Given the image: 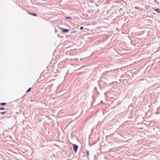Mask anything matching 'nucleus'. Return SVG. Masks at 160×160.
<instances>
[{
    "instance_id": "obj_12",
    "label": "nucleus",
    "mask_w": 160,
    "mask_h": 160,
    "mask_svg": "<svg viewBox=\"0 0 160 160\" xmlns=\"http://www.w3.org/2000/svg\"><path fill=\"white\" fill-rule=\"evenodd\" d=\"M103 77H104V78L106 79H107V78H108V77H107V76H106V75H103Z\"/></svg>"
},
{
    "instance_id": "obj_1",
    "label": "nucleus",
    "mask_w": 160,
    "mask_h": 160,
    "mask_svg": "<svg viewBox=\"0 0 160 160\" xmlns=\"http://www.w3.org/2000/svg\"><path fill=\"white\" fill-rule=\"evenodd\" d=\"M72 146L73 149V150L74 151L76 152L78 150V146L75 144H73L72 145Z\"/></svg>"
},
{
    "instance_id": "obj_8",
    "label": "nucleus",
    "mask_w": 160,
    "mask_h": 160,
    "mask_svg": "<svg viewBox=\"0 0 160 160\" xmlns=\"http://www.w3.org/2000/svg\"><path fill=\"white\" fill-rule=\"evenodd\" d=\"M31 87L29 88H28V89L26 91V92H29L31 90Z\"/></svg>"
},
{
    "instance_id": "obj_4",
    "label": "nucleus",
    "mask_w": 160,
    "mask_h": 160,
    "mask_svg": "<svg viewBox=\"0 0 160 160\" xmlns=\"http://www.w3.org/2000/svg\"><path fill=\"white\" fill-rule=\"evenodd\" d=\"M5 114H7L8 115V111H5L3 112H0V114H2L3 115H5Z\"/></svg>"
},
{
    "instance_id": "obj_6",
    "label": "nucleus",
    "mask_w": 160,
    "mask_h": 160,
    "mask_svg": "<svg viewBox=\"0 0 160 160\" xmlns=\"http://www.w3.org/2000/svg\"><path fill=\"white\" fill-rule=\"evenodd\" d=\"M7 109H6L5 108L3 107H0V110H6Z\"/></svg>"
},
{
    "instance_id": "obj_15",
    "label": "nucleus",
    "mask_w": 160,
    "mask_h": 160,
    "mask_svg": "<svg viewBox=\"0 0 160 160\" xmlns=\"http://www.w3.org/2000/svg\"><path fill=\"white\" fill-rule=\"evenodd\" d=\"M153 13L154 14H155V15H156V13H154V12H153Z\"/></svg>"
},
{
    "instance_id": "obj_3",
    "label": "nucleus",
    "mask_w": 160,
    "mask_h": 160,
    "mask_svg": "<svg viewBox=\"0 0 160 160\" xmlns=\"http://www.w3.org/2000/svg\"><path fill=\"white\" fill-rule=\"evenodd\" d=\"M28 13L29 14L31 15H32L34 16H37V14L35 13H31L29 12H28Z\"/></svg>"
},
{
    "instance_id": "obj_14",
    "label": "nucleus",
    "mask_w": 160,
    "mask_h": 160,
    "mask_svg": "<svg viewBox=\"0 0 160 160\" xmlns=\"http://www.w3.org/2000/svg\"><path fill=\"white\" fill-rule=\"evenodd\" d=\"M75 31H72V32H71V33H73V32H75Z\"/></svg>"
},
{
    "instance_id": "obj_5",
    "label": "nucleus",
    "mask_w": 160,
    "mask_h": 160,
    "mask_svg": "<svg viewBox=\"0 0 160 160\" xmlns=\"http://www.w3.org/2000/svg\"><path fill=\"white\" fill-rule=\"evenodd\" d=\"M154 10L160 13V9L158 8L155 9Z\"/></svg>"
},
{
    "instance_id": "obj_10",
    "label": "nucleus",
    "mask_w": 160,
    "mask_h": 160,
    "mask_svg": "<svg viewBox=\"0 0 160 160\" xmlns=\"http://www.w3.org/2000/svg\"><path fill=\"white\" fill-rule=\"evenodd\" d=\"M151 67L152 66H150V65H149L147 67V69L149 68V69H150L151 68Z\"/></svg>"
},
{
    "instance_id": "obj_7",
    "label": "nucleus",
    "mask_w": 160,
    "mask_h": 160,
    "mask_svg": "<svg viewBox=\"0 0 160 160\" xmlns=\"http://www.w3.org/2000/svg\"><path fill=\"white\" fill-rule=\"evenodd\" d=\"M6 104V103L5 102H2L0 103V105L1 106H2L5 105Z\"/></svg>"
},
{
    "instance_id": "obj_9",
    "label": "nucleus",
    "mask_w": 160,
    "mask_h": 160,
    "mask_svg": "<svg viewBox=\"0 0 160 160\" xmlns=\"http://www.w3.org/2000/svg\"><path fill=\"white\" fill-rule=\"evenodd\" d=\"M86 152H87V157H88L89 155V151L88 150H86Z\"/></svg>"
},
{
    "instance_id": "obj_11",
    "label": "nucleus",
    "mask_w": 160,
    "mask_h": 160,
    "mask_svg": "<svg viewBox=\"0 0 160 160\" xmlns=\"http://www.w3.org/2000/svg\"><path fill=\"white\" fill-rule=\"evenodd\" d=\"M65 18L67 19H71V17H65Z\"/></svg>"
},
{
    "instance_id": "obj_2",
    "label": "nucleus",
    "mask_w": 160,
    "mask_h": 160,
    "mask_svg": "<svg viewBox=\"0 0 160 160\" xmlns=\"http://www.w3.org/2000/svg\"><path fill=\"white\" fill-rule=\"evenodd\" d=\"M61 29H62V31L63 32L67 33L69 31V30L68 29H66L62 28H61Z\"/></svg>"
},
{
    "instance_id": "obj_13",
    "label": "nucleus",
    "mask_w": 160,
    "mask_h": 160,
    "mask_svg": "<svg viewBox=\"0 0 160 160\" xmlns=\"http://www.w3.org/2000/svg\"><path fill=\"white\" fill-rule=\"evenodd\" d=\"M83 28V27H82V26H81V27H80V30H82V29Z\"/></svg>"
}]
</instances>
